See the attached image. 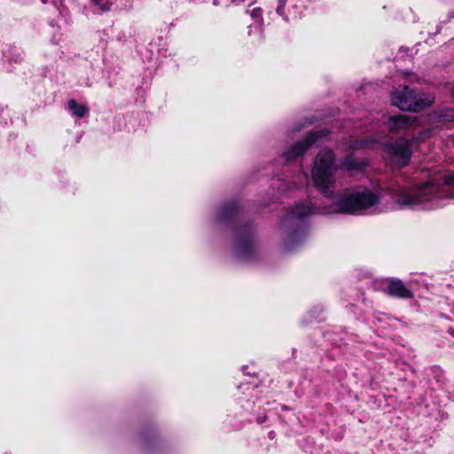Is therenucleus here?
<instances>
[{"label":"nucleus","instance_id":"obj_1","mask_svg":"<svg viewBox=\"0 0 454 454\" xmlns=\"http://www.w3.org/2000/svg\"><path fill=\"white\" fill-rule=\"evenodd\" d=\"M378 201L369 190L346 193L334 200L326 208L313 207L309 204H296L290 212L282 219L281 224L285 228H292L299 225L303 218L312 214H356L359 211L369 208Z\"/></svg>","mask_w":454,"mask_h":454},{"label":"nucleus","instance_id":"obj_2","mask_svg":"<svg viewBox=\"0 0 454 454\" xmlns=\"http://www.w3.org/2000/svg\"><path fill=\"white\" fill-rule=\"evenodd\" d=\"M336 169L335 157L333 151L329 149L321 150L314 160L312 180L315 187L326 198H330L333 194Z\"/></svg>","mask_w":454,"mask_h":454},{"label":"nucleus","instance_id":"obj_3","mask_svg":"<svg viewBox=\"0 0 454 454\" xmlns=\"http://www.w3.org/2000/svg\"><path fill=\"white\" fill-rule=\"evenodd\" d=\"M434 96L428 93H418L404 86L403 90L395 91L391 96L394 106L402 111L419 112L433 104Z\"/></svg>","mask_w":454,"mask_h":454},{"label":"nucleus","instance_id":"obj_4","mask_svg":"<svg viewBox=\"0 0 454 454\" xmlns=\"http://www.w3.org/2000/svg\"><path fill=\"white\" fill-rule=\"evenodd\" d=\"M437 192L438 188L432 182H427L411 192L399 189L395 200L400 207H412L432 200L437 196Z\"/></svg>","mask_w":454,"mask_h":454},{"label":"nucleus","instance_id":"obj_5","mask_svg":"<svg viewBox=\"0 0 454 454\" xmlns=\"http://www.w3.org/2000/svg\"><path fill=\"white\" fill-rule=\"evenodd\" d=\"M254 229L250 224H246L236 231L235 254L241 259L252 257L254 250Z\"/></svg>","mask_w":454,"mask_h":454},{"label":"nucleus","instance_id":"obj_6","mask_svg":"<svg viewBox=\"0 0 454 454\" xmlns=\"http://www.w3.org/2000/svg\"><path fill=\"white\" fill-rule=\"evenodd\" d=\"M385 150L390 157L391 163L397 168L408 165L412 154L411 142L405 138L387 144Z\"/></svg>","mask_w":454,"mask_h":454},{"label":"nucleus","instance_id":"obj_7","mask_svg":"<svg viewBox=\"0 0 454 454\" xmlns=\"http://www.w3.org/2000/svg\"><path fill=\"white\" fill-rule=\"evenodd\" d=\"M327 134L328 131L325 129L309 132L304 141L297 142L284 153V156L287 160H293L296 159L298 156L303 154L309 146L316 144L319 138L325 137Z\"/></svg>","mask_w":454,"mask_h":454},{"label":"nucleus","instance_id":"obj_8","mask_svg":"<svg viewBox=\"0 0 454 454\" xmlns=\"http://www.w3.org/2000/svg\"><path fill=\"white\" fill-rule=\"evenodd\" d=\"M387 293L391 296L399 298H411L413 296L412 292L408 289L400 279L396 278L388 280Z\"/></svg>","mask_w":454,"mask_h":454},{"label":"nucleus","instance_id":"obj_9","mask_svg":"<svg viewBox=\"0 0 454 454\" xmlns=\"http://www.w3.org/2000/svg\"><path fill=\"white\" fill-rule=\"evenodd\" d=\"M413 120L405 114L391 116L387 121V127L392 132H399L412 125Z\"/></svg>","mask_w":454,"mask_h":454},{"label":"nucleus","instance_id":"obj_10","mask_svg":"<svg viewBox=\"0 0 454 454\" xmlns=\"http://www.w3.org/2000/svg\"><path fill=\"white\" fill-rule=\"evenodd\" d=\"M239 210V207L237 202H230L221 208L217 218L220 222L229 221L238 214Z\"/></svg>","mask_w":454,"mask_h":454},{"label":"nucleus","instance_id":"obj_11","mask_svg":"<svg viewBox=\"0 0 454 454\" xmlns=\"http://www.w3.org/2000/svg\"><path fill=\"white\" fill-rule=\"evenodd\" d=\"M67 104L69 110L72 111L73 114L76 117L82 118L89 112V108L86 106L79 105L74 99L69 100Z\"/></svg>","mask_w":454,"mask_h":454},{"label":"nucleus","instance_id":"obj_12","mask_svg":"<svg viewBox=\"0 0 454 454\" xmlns=\"http://www.w3.org/2000/svg\"><path fill=\"white\" fill-rule=\"evenodd\" d=\"M341 165L348 170H359L365 166V163L356 160L352 156H347Z\"/></svg>","mask_w":454,"mask_h":454},{"label":"nucleus","instance_id":"obj_13","mask_svg":"<svg viewBox=\"0 0 454 454\" xmlns=\"http://www.w3.org/2000/svg\"><path fill=\"white\" fill-rule=\"evenodd\" d=\"M93 4L97 8V12H106L110 11L112 3L108 0H91Z\"/></svg>","mask_w":454,"mask_h":454},{"label":"nucleus","instance_id":"obj_14","mask_svg":"<svg viewBox=\"0 0 454 454\" xmlns=\"http://www.w3.org/2000/svg\"><path fill=\"white\" fill-rule=\"evenodd\" d=\"M373 143L372 140L368 139H361V140H354L350 144V148L353 150H358L362 148H367Z\"/></svg>","mask_w":454,"mask_h":454},{"label":"nucleus","instance_id":"obj_15","mask_svg":"<svg viewBox=\"0 0 454 454\" xmlns=\"http://www.w3.org/2000/svg\"><path fill=\"white\" fill-rule=\"evenodd\" d=\"M439 119L442 121H454V109L449 108L442 110L439 114Z\"/></svg>","mask_w":454,"mask_h":454},{"label":"nucleus","instance_id":"obj_16","mask_svg":"<svg viewBox=\"0 0 454 454\" xmlns=\"http://www.w3.org/2000/svg\"><path fill=\"white\" fill-rule=\"evenodd\" d=\"M443 184L447 185H454V173L446 175L443 178Z\"/></svg>","mask_w":454,"mask_h":454},{"label":"nucleus","instance_id":"obj_17","mask_svg":"<svg viewBox=\"0 0 454 454\" xmlns=\"http://www.w3.org/2000/svg\"><path fill=\"white\" fill-rule=\"evenodd\" d=\"M262 15V10L260 8H254L252 12H251V16L253 18H259L261 17Z\"/></svg>","mask_w":454,"mask_h":454},{"label":"nucleus","instance_id":"obj_18","mask_svg":"<svg viewBox=\"0 0 454 454\" xmlns=\"http://www.w3.org/2000/svg\"><path fill=\"white\" fill-rule=\"evenodd\" d=\"M292 239H293V236H290L286 241H285V247L289 250V249H292L293 248V246H292Z\"/></svg>","mask_w":454,"mask_h":454},{"label":"nucleus","instance_id":"obj_19","mask_svg":"<svg viewBox=\"0 0 454 454\" xmlns=\"http://www.w3.org/2000/svg\"><path fill=\"white\" fill-rule=\"evenodd\" d=\"M283 10H284V7H283V6H278V7H277V12H278L279 15H281V16H283V15H284Z\"/></svg>","mask_w":454,"mask_h":454},{"label":"nucleus","instance_id":"obj_20","mask_svg":"<svg viewBox=\"0 0 454 454\" xmlns=\"http://www.w3.org/2000/svg\"><path fill=\"white\" fill-rule=\"evenodd\" d=\"M278 6H283L285 7L286 4V0H278Z\"/></svg>","mask_w":454,"mask_h":454},{"label":"nucleus","instance_id":"obj_21","mask_svg":"<svg viewBox=\"0 0 454 454\" xmlns=\"http://www.w3.org/2000/svg\"><path fill=\"white\" fill-rule=\"evenodd\" d=\"M232 1H233V3L238 4V3H239V2H244L245 0H232Z\"/></svg>","mask_w":454,"mask_h":454},{"label":"nucleus","instance_id":"obj_22","mask_svg":"<svg viewBox=\"0 0 454 454\" xmlns=\"http://www.w3.org/2000/svg\"><path fill=\"white\" fill-rule=\"evenodd\" d=\"M451 95L454 97V85H453V88H452Z\"/></svg>","mask_w":454,"mask_h":454},{"label":"nucleus","instance_id":"obj_23","mask_svg":"<svg viewBox=\"0 0 454 454\" xmlns=\"http://www.w3.org/2000/svg\"><path fill=\"white\" fill-rule=\"evenodd\" d=\"M48 0H42L43 4L47 3Z\"/></svg>","mask_w":454,"mask_h":454},{"label":"nucleus","instance_id":"obj_24","mask_svg":"<svg viewBox=\"0 0 454 454\" xmlns=\"http://www.w3.org/2000/svg\"><path fill=\"white\" fill-rule=\"evenodd\" d=\"M450 197L454 198V193L452 195H450Z\"/></svg>","mask_w":454,"mask_h":454}]
</instances>
